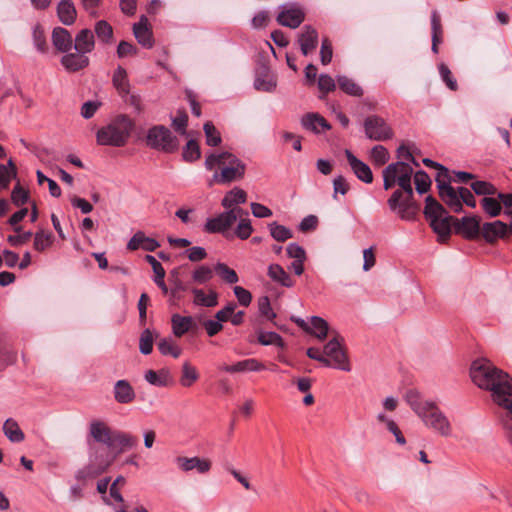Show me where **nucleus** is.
Wrapping results in <instances>:
<instances>
[{
	"label": "nucleus",
	"mask_w": 512,
	"mask_h": 512,
	"mask_svg": "<svg viewBox=\"0 0 512 512\" xmlns=\"http://www.w3.org/2000/svg\"><path fill=\"white\" fill-rule=\"evenodd\" d=\"M413 168L404 161L389 164L383 170V186L385 190L392 188L397 183L402 190H396L388 199L389 208L396 211L401 219L413 220L417 205L412 201L413 188L411 177Z\"/></svg>",
	"instance_id": "obj_1"
},
{
	"label": "nucleus",
	"mask_w": 512,
	"mask_h": 512,
	"mask_svg": "<svg viewBox=\"0 0 512 512\" xmlns=\"http://www.w3.org/2000/svg\"><path fill=\"white\" fill-rule=\"evenodd\" d=\"M472 381L481 389L489 390L493 401L512 414V378L487 359L472 363Z\"/></svg>",
	"instance_id": "obj_2"
},
{
	"label": "nucleus",
	"mask_w": 512,
	"mask_h": 512,
	"mask_svg": "<svg viewBox=\"0 0 512 512\" xmlns=\"http://www.w3.org/2000/svg\"><path fill=\"white\" fill-rule=\"evenodd\" d=\"M405 400L422 420L425 427L442 437H450L452 435L450 420L435 402L424 399L414 389L406 392Z\"/></svg>",
	"instance_id": "obj_3"
},
{
	"label": "nucleus",
	"mask_w": 512,
	"mask_h": 512,
	"mask_svg": "<svg viewBox=\"0 0 512 512\" xmlns=\"http://www.w3.org/2000/svg\"><path fill=\"white\" fill-rule=\"evenodd\" d=\"M216 166L221 167L220 172H215L209 180L208 185L213 184H229L237 179L243 178L245 174V164L234 154L230 152H222L219 154L210 153L205 159V167L207 170H213Z\"/></svg>",
	"instance_id": "obj_4"
},
{
	"label": "nucleus",
	"mask_w": 512,
	"mask_h": 512,
	"mask_svg": "<svg viewBox=\"0 0 512 512\" xmlns=\"http://www.w3.org/2000/svg\"><path fill=\"white\" fill-rule=\"evenodd\" d=\"M133 129V122L126 115H118L109 124L97 131L96 139L103 146H124Z\"/></svg>",
	"instance_id": "obj_5"
},
{
	"label": "nucleus",
	"mask_w": 512,
	"mask_h": 512,
	"mask_svg": "<svg viewBox=\"0 0 512 512\" xmlns=\"http://www.w3.org/2000/svg\"><path fill=\"white\" fill-rule=\"evenodd\" d=\"M147 145L165 153H174L179 148V140L163 125H155L148 130Z\"/></svg>",
	"instance_id": "obj_6"
},
{
	"label": "nucleus",
	"mask_w": 512,
	"mask_h": 512,
	"mask_svg": "<svg viewBox=\"0 0 512 512\" xmlns=\"http://www.w3.org/2000/svg\"><path fill=\"white\" fill-rule=\"evenodd\" d=\"M115 456L109 457L106 455L103 457L98 454V450L90 455V462L88 465L78 470L75 474V478L85 485L86 481L94 479L104 473L114 462Z\"/></svg>",
	"instance_id": "obj_7"
},
{
	"label": "nucleus",
	"mask_w": 512,
	"mask_h": 512,
	"mask_svg": "<svg viewBox=\"0 0 512 512\" xmlns=\"http://www.w3.org/2000/svg\"><path fill=\"white\" fill-rule=\"evenodd\" d=\"M242 214L247 215V212H244L242 208L224 211L215 217L208 218L204 225V230L207 233H220L228 237L229 229L236 222L238 216Z\"/></svg>",
	"instance_id": "obj_8"
},
{
	"label": "nucleus",
	"mask_w": 512,
	"mask_h": 512,
	"mask_svg": "<svg viewBox=\"0 0 512 512\" xmlns=\"http://www.w3.org/2000/svg\"><path fill=\"white\" fill-rule=\"evenodd\" d=\"M343 341V338L335 332L333 338L324 346L323 355L330 360L331 366L349 372L351 366L343 348Z\"/></svg>",
	"instance_id": "obj_9"
},
{
	"label": "nucleus",
	"mask_w": 512,
	"mask_h": 512,
	"mask_svg": "<svg viewBox=\"0 0 512 512\" xmlns=\"http://www.w3.org/2000/svg\"><path fill=\"white\" fill-rule=\"evenodd\" d=\"M445 175V173L443 174ZM441 179H435L439 196L444 203L455 213L462 211L463 206L460 201L459 189L455 190L450 185V176H440Z\"/></svg>",
	"instance_id": "obj_10"
},
{
	"label": "nucleus",
	"mask_w": 512,
	"mask_h": 512,
	"mask_svg": "<svg viewBox=\"0 0 512 512\" xmlns=\"http://www.w3.org/2000/svg\"><path fill=\"white\" fill-rule=\"evenodd\" d=\"M364 129L366 136L375 141H384L393 135L392 129L384 119L376 115L368 116L365 119Z\"/></svg>",
	"instance_id": "obj_11"
},
{
	"label": "nucleus",
	"mask_w": 512,
	"mask_h": 512,
	"mask_svg": "<svg viewBox=\"0 0 512 512\" xmlns=\"http://www.w3.org/2000/svg\"><path fill=\"white\" fill-rule=\"evenodd\" d=\"M305 19L304 11L297 5H283L277 16V22L285 27L296 29Z\"/></svg>",
	"instance_id": "obj_12"
},
{
	"label": "nucleus",
	"mask_w": 512,
	"mask_h": 512,
	"mask_svg": "<svg viewBox=\"0 0 512 512\" xmlns=\"http://www.w3.org/2000/svg\"><path fill=\"white\" fill-rule=\"evenodd\" d=\"M176 464L183 472H189L197 470L200 474H205L211 469V461L200 457H183L179 456L176 458Z\"/></svg>",
	"instance_id": "obj_13"
},
{
	"label": "nucleus",
	"mask_w": 512,
	"mask_h": 512,
	"mask_svg": "<svg viewBox=\"0 0 512 512\" xmlns=\"http://www.w3.org/2000/svg\"><path fill=\"white\" fill-rule=\"evenodd\" d=\"M298 43L304 56L312 53L318 46V32L311 25L303 26L298 35Z\"/></svg>",
	"instance_id": "obj_14"
},
{
	"label": "nucleus",
	"mask_w": 512,
	"mask_h": 512,
	"mask_svg": "<svg viewBox=\"0 0 512 512\" xmlns=\"http://www.w3.org/2000/svg\"><path fill=\"white\" fill-rule=\"evenodd\" d=\"M511 230L507 224L500 220L484 223L481 227V234L486 242L494 243L498 238H503Z\"/></svg>",
	"instance_id": "obj_15"
},
{
	"label": "nucleus",
	"mask_w": 512,
	"mask_h": 512,
	"mask_svg": "<svg viewBox=\"0 0 512 512\" xmlns=\"http://www.w3.org/2000/svg\"><path fill=\"white\" fill-rule=\"evenodd\" d=\"M138 444L137 437L121 431H114L108 445L111 450H116L117 453H123L127 450L133 449Z\"/></svg>",
	"instance_id": "obj_16"
},
{
	"label": "nucleus",
	"mask_w": 512,
	"mask_h": 512,
	"mask_svg": "<svg viewBox=\"0 0 512 512\" xmlns=\"http://www.w3.org/2000/svg\"><path fill=\"white\" fill-rule=\"evenodd\" d=\"M345 156L352 171L359 180L365 183H371L373 181L372 171L366 163L355 157L348 149L345 150Z\"/></svg>",
	"instance_id": "obj_17"
},
{
	"label": "nucleus",
	"mask_w": 512,
	"mask_h": 512,
	"mask_svg": "<svg viewBox=\"0 0 512 512\" xmlns=\"http://www.w3.org/2000/svg\"><path fill=\"white\" fill-rule=\"evenodd\" d=\"M159 246L160 243L156 239L147 237L142 231H137L127 243V249L131 251L141 248L145 251L153 252Z\"/></svg>",
	"instance_id": "obj_18"
},
{
	"label": "nucleus",
	"mask_w": 512,
	"mask_h": 512,
	"mask_svg": "<svg viewBox=\"0 0 512 512\" xmlns=\"http://www.w3.org/2000/svg\"><path fill=\"white\" fill-rule=\"evenodd\" d=\"M112 430L105 422L93 420L89 424V434L95 442L102 443L108 447L112 434Z\"/></svg>",
	"instance_id": "obj_19"
},
{
	"label": "nucleus",
	"mask_w": 512,
	"mask_h": 512,
	"mask_svg": "<svg viewBox=\"0 0 512 512\" xmlns=\"http://www.w3.org/2000/svg\"><path fill=\"white\" fill-rule=\"evenodd\" d=\"M456 231L467 239H475L481 232L480 219L476 216L463 217L458 221Z\"/></svg>",
	"instance_id": "obj_20"
},
{
	"label": "nucleus",
	"mask_w": 512,
	"mask_h": 512,
	"mask_svg": "<svg viewBox=\"0 0 512 512\" xmlns=\"http://www.w3.org/2000/svg\"><path fill=\"white\" fill-rule=\"evenodd\" d=\"M61 64L67 71L77 72L81 69L86 68L89 65V58L81 52H77V51L74 53L67 52L61 58Z\"/></svg>",
	"instance_id": "obj_21"
},
{
	"label": "nucleus",
	"mask_w": 512,
	"mask_h": 512,
	"mask_svg": "<svg viewBox=\"0 0 512 512\" xmlns=\"http://www.w3.org/2000/svg\"><path fill=\"white\" fill-rule=\"evenodd\" d=\"M52 43L58 51L67 53L73 47V38L67 29L55 27L52 31Z\"/></svg>",
	"instance_id": "obj_22"
},
{
	"label": "nucleus",
	"mask_w": 512,
	"mask_h": 512,
	"mask_svg": "<svg viewBox=\"0 0 512 512\" xmlns=\"http://www.w3.org/2000/svg\"><path fill=\"white\" fill-rule=\"evenodd\" d=\"M147 23V18L145 16H141L140 21L133 25V33L138 43L149 49L153 47L154 40Z\"/></svg>",
	"instance_id": "obj_23"
},
{
	"label": "nucleus",
	"mask_w": 512,
	"mask_h": 512,
	"mask_svg": "<svg viewBox=\"0 0 512 512\" xmlns=\"http://www.w3.org/2000/svg\"><path fill=\"white\" fill-rule=\"evenodd\" d=\"M265 368V366L260 363L257 359L249 358L242 361H239L233 365H221L219 367L220 370L227 373H241L248 371H261Z\"/></svg>",
	"instance_id": "obj_24"
},
{
	"label": "nucleus",
	"mask_w": 512,
	"mask_h": 512,
	"mask_svg": "<svg viewBox=\"0 0 512 512\" xmlns=\"http://www.w3.org/2000/svg\"><path fill=\"white\" fill-rule=\"evenodd\" d=\"M114 399L120 404H129L134 401L136 394L127 380H118L113 388Z\"/></svg>",
	"instance_id": "obj_25"
},
{
	"label": "nucleus",
	"mask_w": 512,
	"mask_h": 512,
	"mask_svg": "<svg viewBox=\"0 0 512 512\" xmlns=\"http://www.w3.org/2000/svg\"><path fill=\"white\" fill-rule=\"evenodd\" d=\"M301 125L304 129L314 133H320L321 130H329L331 128L328 121L318 113H307L301 118Z\"/></svg>",
	"instance_id": "obj_26"
},
{
	"label": "nucleus",
	"mask_w": 512,
	"mask_h": 512,
	"mask_svg": "<svg viewBox=\"0 0 512 512\" xmlns=\"http://www.w3.org/2000/svg\"><path fill=\"white\" fill-rule=\"evenodd\" d=\"M95 47V37L90 29L80 30L74 39V49L83 54L90 53Z\"/></svg>",
	"instance_id": "obj_27"
},
{
	"label": "nucleus",
	"mask_w": 512,
	"mask_h": 512,
	"mask_svg": "<svg viewBox=\"0 0 512 512\" xmlns=\"http://www.w3.org/2000/svg\"><path fill=\"white\" fill-rule=\"evenodd\" d=\"M172 332L176 337H182L187 332L196 327V323L191 316H182L174 314L171 317Z\"/></svg>",
	"instance_id": "obj_28"
},
{
	"label": "nucleus",
	"mask_w": 512,
	"mask_h": 512,
	"mask_svg": "<svg viewBox=\"0 0 512 512\" xmlns=\"http://www.w3.org/2000/svg\"><path fill=\"white\" fill-rule=\"evenodd\" d=\"M57 16L60 22L70 26L77 18V11L72 0H61L57 5Z\"/></svg>",
	"instance_id": "obj_29"
},
{
	"label": "nucleus",
	"mask_w": 512,
	"mask_h": 512,
	"mask_svg": "<svg viewBox=\"0 0 512 512\" xmlns=\"http://www.w3.org/2000/svg\"><path fill=\"white\" fill-rule=\"evenodd\" d=\"M267 274L270 279L286 288H291L295 285V281L279 264H270L268 266Z\"/></svg>",
	"instance_id": "obj_30"
},
{
	"label": "nucleus",
	"mask_w": 512,
	"mask_h": 512,
	"mask_svg": "<svg viewBox=\"0 0 512 512\" xmlns=\"http://www.w3.org/2000/svg\"><path fill=\"white\" fill-rule=\"evenodd\" d=\"M191 292L194 296L193 304L202 307H215L218 304V293L210 289L206 294L203 289L192 288Z\"/></svg>",
	"instance_id": "obj_31"
},
{
	"label": "nucleus",
	"mask_w": 512,
	"mask_h": 512,
	"mask_svg": "<svg viewBox=\"0 0 512 512\" xmlns=\"http://www.w3.org/2000/svg\"><path fill=\"white\" fill-rule=\"evenodd\" d=\"M376 419L378 423L383 424L386 430L394 435L395 441L399 445L403 446L406 444V439L394 420L387 417L384 413H378Z\"/></svg>",
	"instance_id": "obj_32"
},
{
	"label": "nucleus",
	"mask_w": 512,
	"mask_h": 512,
	"mask_svg": "<svg viewBox=\"0 0 512 512\" xmlns=\"http://www.w3.org/2000/svg\"><path fill=\"white\" fill-rule=\"evenodd\" d=\"M3 433L9 441L13 443H20L24 441L25 434L21 430L17 421L12 418H8L3 424Z\"/></svg>",
	"instance_id": "obj_33"
},
{
	"label": "nucleus",
	"mask_w": 512,
	"mask_h": 512,
	"mask_svg": "<svg viewBox=\"0 0 512 512\" xmlns=\"http://www.w3.org/2000/svg\"><path fill=\"white\" fill-rule=\"evenodd\" d=\"M246 199V192L241 188L235 187L224 196L221 205L227 210L235 209L234 205L243 204L246 202Z\"/></svg>",
	"instance_id": "obj_34"
},
{
	"label": "nucleus",
	"mask_w": 512,
	"mask_h": 512,
	"mask_svg": "<svg viewBox=\"0 0 512 512\" xmlns=\"http://www.w3.org/2000/svg\"><path fill=\"white\" fill-rule=\"evenodd\" d=\"M446 214L447 212L443 205H441L434 197H432L431 195L426 197L424 215L429 221H432V219L442 217Z\"/></svg>",
	"instance_id": "obj_35"
},
{
	"label": "nucleus",
	"mask_w": 512,
	"mask_h": 512,
	"mask_svg": "<svg viewBox=\"0 0 512 512\" xmlns=\"http://www.w3.org/2000/svg\"><path fill=\"white\" fill-rule=\"evenodd\" d=\"M145 380L154 386L165 387L170 382V372L167 369H160L159 371L148 370L144 376Z\"/></svg>",
	"instance_id": "obj_36"
},
{
	"label": "nucleus",
	"mask_w": 512,
	"mask_h": 512,
	"mask_svg": "<svg viewBox=\"0 0 512 512\" xmlns=\"http://www.w3.org/2000/svg\"><path fill=\"white\" fill-rule=\"evenodd\" d=\"M337 83L339 88L350 96L361 97L363 95V89L361 86L345 75L337 76Z\"/></svg>",
	"instance_id": "obj_37"
},
{
	"label": "nucleus",
	"mask_w": 512,
	"mask_h": 512,
	"mask_svg": "<svg viewBox=\"0 0 512 512\" xmlns=\"http://www.w3.org/2000/svg\"><path fill=\"white\" fill-rule=\"evenodd\" d=\"M431 28H432V51L438 53V45L442 42V25L440 16L437 11H433L431 14Z\"/></svg>",
	"instance_id": "obj_38"
},
{
	"label": "nucleus",
	"mask_w": 512,
	"mask_h": 512,
	"mask_svg": "<svg viewBox=\"0 0 512 512\" xmlns=\"http://www.w3.org/2000/svg\"><path fill=\"white\" fill-rule=\"evenodd\" d=\"M310 322L311 326L308 333L321 341L324 340L329 334L328 322L319 316H312Z\"/></svg>",
	"instance_id": "obj_39"
},
{
	"label": "nucleus",
	"mask_w": 512,
	"mask_h": 512,
	"mask_svg": "<svg viewBox=\"0 0 512 512\" xmlns=\"http://www.w3.org/2000/svg\"><path fill=\"white\" fill-rule=\"evenodd\" d=\"M112 83L121 95L129 93L130 85L127 78V72L123 67L118 66V68L114 71Z\"/></svg>",
	"instance_id": "obj_40"
},
{
	"label": "nucleus",
	"mask_w": 512,
	"mask_h": 512,
	"mask_svg": "<svg viewBox=\"0 0 512 512\" xmlns=\"http://www.w3.org/2000/svg\"><path fill=\"white\" fill-rule=\"evenodd\" d=\"M158 350L162 355H170L173 358H178L182 349L176 344L172 338H163L157 344Z\"/></svg>",
	"instance_id": "obj_41"
},
{
	"label": "nucleus",
	"mask_w": 512,
	"mask_h": 512,
	"mask_svg": "<svg viewBox=\"0 0 512 512\" xmlns=\"http://www.w3.org/2000/svg\"><path fill=\"white\" fill-rule=\"evenodd\" d=\"M95 33L100 42L111 44L113 42V28L105 20H100L95 24Z\"/></svg>",
	"instance_id": "obj_42"
},
{
	"label": "nucleus",
	"mask_w": 512,
	"mask_h": 512,
	"mask_svg": "<svg viewBox=\"0 0 512 512\" xmlns=\"http://www.w3.org/2000/svg\"><path fill=\"white\" fill-rule=\"evenodd\" d=\"M450 220H452V217L444 215L442 217L432 219V221H430V225L435 233H437L441 238H445L448 237L451 232Z\"/></svg>",
	"instance_id": "obj_43"
},
{
	"label": "nucleus",
	"mask_w": 512,
	"mask_h": 512,
	"mask_svg": "<svg viewBox=\"0 0 512 512\" xmlns=\"http://www.w3.org/2000/svg\"><path fill=\"white\" fill-rule=\"evenodd\" d=\"M254 87L259 91L271 92L276 87V80L266 71L256 77Z\"/></svg>",
	"instance_id": "obj_44"
},
{
	"label": "nucleus",
	"mask_w": 512,
	"mask_h": 512,
	"mask_svg": "<svg viewBox=\"0 0 512 512\" xmlns=\"http://www.w3.org/2000/svg\"><path fill=\"white\" fill-rule=\"evenodd\" d=\"M199 378V374L195 367L189 362H184L182 365V375L180 383L183 387H190Z\"/></svg>",
	"instance_id": "obj_45"
},
{
	"label": "nucleus",
	"mask_w": 512,
	"mask_h": 512,
	"mask_svg": "<svg viewBox=\"0 0 512 512\" xmlns=\"http://www.w3.org/2000/svg\"><path fill=\"white\" fill-rule=\"evenodd\" d=\"M214 270L221 277V279L228 284H234L239 281V277L235 270L231 269L224 263H217L214 266Z\"/></svg>",
	"instance_id": "obj_46"
},
{
	"label": "nucleus",
	"mask_w": 512,
	"mask_h": 512,
	"mask_svg": "<svg viewBox=\"0 0 512 512\" xmlns=\"http://www.w3.org/2000/svg\"><path fill=\"white\" fill-rule=\"evenodd\" d=\"M269 231L273 239L279 242H284L290 238H292L293 234L290 229L283 225H279L277 222H272L269 224Z\"/></svg>",
	"instance_id": "obj_47"
},
{
	"label": "nucleus",
	"mask_w": 512,
	"mask_h": 512,
	"mask_svg": "<svg viewBox=\"0 0 512 512\" xmlns=\"http://www.w3.org/2000/svg\"><path fill=\"white\" fill-rule=\"evenodd\" d=\"M201 156V151L198 143L191 139L183 148L182 157L186 162H194Z\"/></svg>",
	"instance_id": "obj_48"
},
{
	"label": "nucleus",
	"mask_w": 512,
	"mask_h": 512,
	"mask_svg": "<svg viewBox=\"0 0 512 512\" xmlns=\"http://www.w3.org/2000/svg\"><path fill=\"white\" fill-rule=\"evenodd\" d=\"M53 243V234L52 233H46L43 230H40L36 232L34 236V249L42 252L48 247H50Z\"/></svg>",
	"instance_id": "obj_49"
},
{
	"label": "nucleus",
	"mask_w": 512,
	"mask_h": 512,
	"mask_svg": "<svg viewBox=\"0 0 512 512\" xmlns=\"http://www.w3.org/2000/svg\"><path fill=\"white\" fill-rule=\"evenodd\" d=\"M204 133L206 137V143L209 146L215 147L218 146L222 139L219 131L216 129V127L213 125L212 122L208 121L204 124Z\"/></svg>",
	"instance_id": "obj_50"
},
{
	"label": "nucleus",
	"mask_w": 512,
	"mask_h": 512,
	"mask_svg": "<svg viewBox=\"0 0 512 512\" xmlns=\"http://www.w3.org/2000/svg\"><path fill=\"white\" fill-rule=\"evenodd\" d=\"M213 278V269L207 265L198 266L192 273V280L198 284H205Z\"/></svg>",
	"instance_id": "obj_51"
},
{
	"label": "nucleus",
	"mask_w": 512,
	"mask_h": 512,
	"mask_svg": "<svg viewBox=\"0 0 512 512\" xmlns=\"http://www.w3.org/2000/svg\"><path fill=\"white\" fill-rule=\"evenodd\" d=\"M258 311L260 316L268 321H273L276 318V313L273 311L268 296H261L257 301Z\"/></svg>",
	"instance_id": "obj_52"
},
{
	"label": "nucleus",
	"mask_w": 512,
	"mask_h": 512,
	"mask_svg": "<svg viewBox=\"0 0 512 512\" xmlns=\"http://www.w3.org/2000/svg\"><path fill=\"white\" fill-rule=\"evenodd\" d=\"M481 206L486 214H488L490 217H496L498 216L501 211V203L492 197H484L481 200Z\"/></svg>",
	"instance_id": "obj_53"
},
{
	"label": "nucleus",
	"mask_w": 512,
	"mask_h": 512,
	"mask_svg": "<svg viewBox=\"0 0 512 512\" xmlns=\"http://www.w3.org/2000/svg\"><path fill=\"white\" fill-rule=\"evenodd\" d=\"M258 342L261 345H276L280 348H284L285 344L282 337L276 332H261L258 335Z\"/></svg>",
	"instance_id": "obj_54"
},
{
	"label": "nucleus",
	"mask_w": 512,
	"mask_h": 512,
	"mask_svg": "<svg viewBox=\"0 0 512 512\" xmlns=\"http://www.w3.org/2000/svg\"><path fill=\"white\" fill-rule=\"evenodd\" d=\"M154 337L150 329H145L140 335L139 350L142 354L148 355L153 350Z\"/></svg>",
	"instance_id": "obj_55"
},
{
	"label": "nucleus",
	"mask_w": 512,
	"mask_h": 512,
	"mask_svg": "<svg viewBox=\"0 0 512 512\" xmlns=\"http://www.w3.org/2000/svg\"><path fill=\"white\" fill-rule=\"evenodd\" d=\"M414 182L416 185V190L419 194H424L430 189L431 180L425 171H417L414 175Z\"/></svg>",
	"instance_id": "obj_56"
},
{
	"label": "nucleus",
	"mask_w": 512,
	"mask_h": 512,
	"mask_svg": "<svg viewBox=\"0 0 512 512\" xmlns=\"http://www.w3.org/2000/svg\"><path fill=\"white\" fill-rule=\"evenodd\" d=\"M33 41L39 52L45 53L48 51V44L46 42L44 30L39 24L35 25L33 28Z\"/></svg>",
	"instance_id": "obj_57"
},
{
	"label": "nucleus",
	"mask_w": 512,
	"mask_h": 512,
	"mask_svg": "<svg viewBox=\"0 0 512 512\" xmlns=\"http://www.w3.org/2000/svg\"><path fill=\"white\" fill-rule=\"evenodd\" d=\"M471 189L477 195H494L497 192L495 186L486 181H474L471 183Z\"/></svg>",
	"instance_id": "obj_58"
},
{
	"label": "nucleus",
	"mask_w": 512,
	"mask_h": 512,
	"mask_svg": "<svg viewBox=\"0 0 512 512\" xmlns=\"http://www.w3.org/2000/svg\"><path fill=\"white\" fill-rule=\"evenodd\" d=\"M11 200L16 206L24 205L29 200V192L18 183L12 190Z\"/></svg>",
	"instance_id": "obj_59"
},
{
	"label": "nucleus",
	"mask_w": 512,
	"mask_h": 512,
	"mask_svg": "<svg viewBox=\"0 0 512 512\" xmlns=\"http://www.w3.org/2000/svg\"><path fill=\"white\" fill-rule=\"evenodd\" d=\"M188 115L184 111H179L177 116L172 119V126L176 132L181 135L187 134Z\"/></svg>",
	"instance_id": "obj_60"
},
{
	"label": "nucleus",
	"mask_w": 512,
	"mask_h": 512,
	"mask_svg": "<svg viewBox=\"0 0 512 512\" xmlns=\"http://www.w3.org/2000/svg\"><path fill=\"white\" fill-rule=\"evenodd\" d=\"M371 158L377 165H384L389 160V152L382 145H376L371 150Z\"/></svg>",
	"instance_id": "obj_61"
},
{
	"label": "nucleus",
	"mask_w": 512,
	"mask_h": 512,
	"mask_svg": "<svg viewBox=\"0 0 512 512\" xmlns=\"http://www.w3.org/2000/svg\"><path fill=\"white\" fill-rule=\"evenodd\" d=\"M333 57V48L331 41L325 37L322 39L321 49H320V59L323 65H328Z\"/></svg>",
	"instance_id": "obj_62"
},
{
	"label": "nucleus",
	"mask_w": 512,
	"mask_h": 512,
	"mask_svg": "<svg viewBox=\"0 0 512 512\" xmlns=\"http://www.w3.org/2000/svg\"><path fill=\"white\" fill-rule=\"evenodd\" d=\"M438 69H439L440 76H441L442 80L445 82V84L447 85V87L452 91H456L458 88V85H457L456 80L452 77V73H451L450 69L448 68V66L445 65L444 63H441L439 65Z\"/></svg>",
	"instance_id": "obj_63"
},
{
	"label": "nucleus",
	"mask_w": 512,
	"mask_h": 512,
	"mask_svg": "<svg viewBox=\"0 0 512 512\" xmlns=\"http://www.w3.org/2000/svg\"><path fill=\"white\" fill-rule=\"evenodd\" d=\"M318 88L323 94L333 92L336 89L335 80L328 74H320Z\"/></svg>",
	"instance_id": "obj_64"
}]
</instances>
